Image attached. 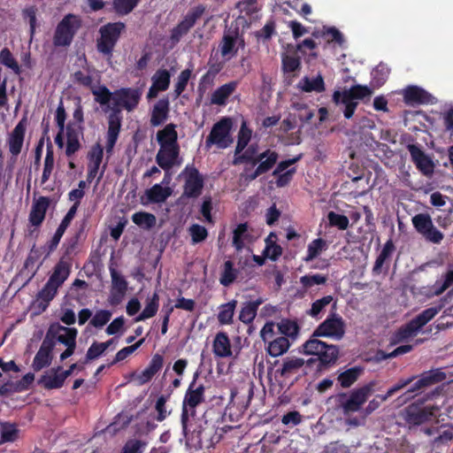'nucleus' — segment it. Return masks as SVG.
<instances>
[{
	"mask_svg": "<svg viewBox=\"0 0 453 453\" xmlns=\"http://www.w3.org/2000/svg\"><path fill=\"white\" fill-rule=\"evenodd\" d=\"M262 303V299L246 303L240 311L239 319L245 324L252 322L257 315V308Z\"/></svg>",
	"mask_w": 453,
	"mask_h": 453,
	"instance_id": "obj_38",
	"label": "nucleus"
},
{
	"mask_svg": "<svg viewBox=\"0 0 453 453\" xmlns=\"http://www.w3.org/2000/svg\"><path fill=\"white\" fill-rule=\"evenodd\" d=\"M213 353L219 357H227L232 355L231 344L226 334L218 333L213 341Z\"/></svg>",
	"mask_w": 453,
	"mask_h": 453,
	"instance_id": "obj_31",
	"label": "nucleus"
},
{
	"mask_svg": "<svg viewBox=\"0 0 453 453\" xmlns=\"http://www.w3.org/2000/svg\"><path fill=\"white\" fill-rule=\"evenodd\" d=\"M278 158L279 155L276 151L266 150L257 156L253 161V165L258 164L259 171L261 170L265 173L273 168Z\"/></svg>",
	"mask_w": 453,
	"mask_h": 453,
	"instance_id": "obj_29",
	"label": "nucleus"
},
{
	"mask_svg": "<svg viewBox=\"0 0 453 453\" xmlns=\"http://www.w3.org/2000/svg\"><path fill=\"white\" fill-rule=\"evenodd\" d=\"M248 238L247 223L239 224L233 232V245L237 250L244 247L245 240Z\"/></svg>",
	"mask_w": 453,
	"mask_h": 453,
	"instance_id": "obj_43",
	"label": "nucleus"
},
{
	"mask_svg": "<svg viewBox=\"0 0 453 453\" xmlns=\"http://www.w3.org/2000/svg\"><path fill=\"white\" fill-rule=\"evenodd\" d=\"M394 251V245L391 242H388L382 250L380 251V255L378 256L374 266L373 271L380 272V268L382 267L385 261L391 256V254Z\"/></svg>",
	"mask_w": 453,
	"mask_h": 453,
	"instance_id": "obj_53",
	"label": "nucleus"
},
{
	"mask_svg": "<svg viewBox=\"0 0 453 453\" xmlns=\"http://www.w3.org/2000/svg\"><path fill=\"white\" fill-rule=\"evenodd\" d=\"M139 0H112L114 11L121 15L131 12L138 4Z\"/></svg>",
	"mask_w": 453,
	"mask_h": 453,
	"instance_id": "obj_50",
	"label": "nucleus"
},
{
	"mask_svg": "<svg viewBox=\"0 0 453 453\" xmlns=\"http://www.w3.org/2000/svg\"><path fill=\"white\" fill-rule=\"evenodd\" d=\"M345 322L342 317L333 314L324 320L313 332L311 338L303 344V351L306 355L318 356L321 363H334L338 358V349L335 345L327 344L318 337H328L341 340L345 334Z\"/></svg>",
	"mask_w": 453,
	"mask_h": 453,
	"instance_id": "obj_1",
	"label": "nucleus"
},
{
	"mask_svg": "<svg viewBox=\"0 0 453 453\" xmlns=\"http://www.w3.org/2000/svg\"><path fill=\"white\" fill-rule=\"evenodd\" d=\"M327 219L331 226H337L341 230H345L349 226V219L344 215L330 211L327 215Z\"/></svg>",
	"mask_w": 453,
	"mask_h": 453,
	"instance_id": "obj_58",
	"label": "nucleus"
},
{
	"mask_svg": "<svg viewBox=\"0 0 453 453\" xmlns=\"http://www.w3.org/2000/svg\"><path fill=\"white\" fill-rule=\"evenodd\" d=\"M142 92L136 88H121L112 93L111 112L109 115L106 150L110 152L118 139L121 126L120 111L122 108L133 111L141 99Z\"/></svg>",
	"mask_w": 453,
	"mask_h": 453,
	"instance_id": "obj_2",
	"label": "nucleus"
},
{
	"mask_svg": "<svg viewBox=\"0 0 453 453\" xmlns=\"http://www.w3.org/2000/svg\"><path fill=\"white\" fill-rule=\"evenodd\" d=\"M196 376L197 374L189 384L182 401L181 425L186 435L189 432V418L196 415V408L205 401V388L203 384L196 383Z\"/></svg>",
	"mask_w": 453,
	"mask_h": 453,
	"instance_id": "obj_3",
	"label": "nucleus"
},
{
	"mask_svg": "<svg viewBox=\"0 0 453 453\" xmlns=\"http://www.w3.org/2000/svg\"><path fill=\"white\" fill-rule=\"evenodd\" d=\"M179 153V146L160 147L156 156V161L162 169L169 170L173 166L180 165L181 164Z\"/></svg>",
	"mask_w": 453,
	"mask_h": 453,
	"instance_id": "obj_16",
	"label": "nucleus"
},
{
	"mask_svg": "<svg viewBox=\"0 0 453 453\" xmlns=\"http://www.w3.org/2000/svg\"><path fill=\"white\" fill-rule=\"evenodd\" d=\"M111 318V312L108 310L97 311L90 320V324L94 327H103Z\"/></svg>",
	"mask_w": 453,
	"mask_h": 453,
	"instance_id": "obj_55",
	"label": "nucleus"
},
{
	"mask_svg": "<svg viewBox=\"0 0 453 453\" xmlns=\"http://www.w3.org/2000/svg\"><path fill=\"white\" fill-rule=\"evenodd\" d=\"M147 443L141 440H128L122 449V453H143Z\"/></svg>",
	"mask_w": 453,
	"mask_h": 453,
	"instance_id": "obj_57",
	"label": "nucleus"
},
{
	"mask_svg": "<svg viewBox=\"0 0 453 453\" xmlns=\"http://www.w3.org/2000/svg\"><path fill=\"white\" fill-rule=\"evenodd\" d=\"M303 421V416L297 411H293L286 413L281 418L283 425L288 427H294Z\"/></svg>",
	"mask_w": 453,
	"mask_h": 453,
	"instance_id": "obj_62",
	"label": "nucleus"
},
{
	"mask_svg": "<svg viewBox=\"0 0 453 453\" xmlns=\"http://www.w3.org/2000/svg\"><path fill=\"white\" fill-rule=\"evenodd\" d=\"M277 333L281 334L280 336L287 337L291 342L297 339L300 326L295 320L282 319L277 323Z\"/></svg>",
	"mask_w": 453,
	"mask_h": 453,
	"instance_id": "obj_24",
	"label": "nucleus"
},
{
	"mask_svg": "<svg viewBox=\"0 0 453 453\" xmlns=\"http://www.w3.org/2000/svg\"><path fill=\"white\" fill-rule=\"evenodd\" d=\"M25 135V127L19 123L10 134L8 139L9 150L12 157H17L22 149Z\"/></svg>",
	"mask_w": 453,
	"mask_h": 453,
	"instance_id": "obj_23",
	"label": "nucleus"
},
{
	"mask_svg": "<svg viewBox=\"0 0 453 453\" xmlns=\"http://www.w3.org/2000/svg\"><path fill=\"white\" fill-rule=\"evenodd\" d=\"M0 63L12 69L15 73H19L20 71L18 62L6 48L3 49L0 52Z\"/></svg>",
	"mask_w": 453,
	"mask_h": 453,
	"instance_id": "obj_52",
	"label": "nucleus"
},
{
	"mask_svg": "<svg viewBox=\"0 0 453 453\" xmlns=\"http://www.w3.org/2000/svg\"><path fill=\"white\" fill-rule=\"evenodd\" d=\"M81 136V127L79 126L68 125L66 128L67 144L65 153L71 156L81 148L80 137Z\"/></svg>",
	"mask_w": 453,
	"mask_h": 453,
	"instance_id": "obj_30",
	"label": "nucleus"
},
{
	"mask_svg": "<svg viewBox=\"0 0 453 453\" xmlns=\"http://www.w3.org/2000/svg\"><path fill=\"white\" fill-rule=\"evenodd\" d=\"M54 346L55 342L53 340H50L47 335L33 360L32 366L35 371H40L50 365L52 360L51 352Z\"/></svg>",
	"mask_w": 453,
	"mask_h": 453,
	"instance_id": "obj_18",
	"label": "nucleus"
},
{
	"mask_svg": "<svg viewBox=\"0 0 453 453\" xmlns=\"http://www.w3.org/2000/svg\"><path fill=\"white\" fill-rule=\"evenodd\" d=\"M132 220L137 226L150 229L156 225V217L149 212H136L132 216Z\"/></svg>",
	"mask_w": 453,
	"mask_h": 453,
	"instance_id": "obj_44",
	"label": "nucleus"
},
{
	"mask_svg": "<svg viewBox=\"0 0 453 453\" xmlns=\"http://www.w3.org/2000/svg\"><path fill=\"white\" fill-rule=\"evenodd\" d=\"M89 164L88 172V180L95 179L98 173L100 165L103 158V148L101 145L96 144L92 147L89 154Z\"/></svg>",
	"mask_w": 453,
	"mask_h": 453,
	"instance_id": "obj_27",
	"label": "nucleus"
},
{
	"mask_svg": "<svg viewBox=\"0 0 453 453\" xmlns=\"http://www.w3.org/2000/svg\"><path fill=\"white\" fill-rule=\"evenodd\" d=\"M172 195L171 188L155 184L146 191V196L150 202L163 203Z\"/></svg>",
	"mask_w": 453,
	"mask_h": 453,
	"instance_id": "obj_36",
	"label": "nucleus"
},
{
	"mask_svg": "<svg viewBox=\"0 0 453 453\" xmlns=\"http://www.w3.org/2000/svg\"><path fill=\"white\" fill-rule=\"evenodd\" d=\"M361 370L357 367L348 369L338 375L337 380L344 388H349L358 379Z\"/></svg>",
	"mask_w": 453,
	"mask_h": 453,
	"instance_id": "obj_41",
	"label": "nucleus"
},
{
	"mask_svg": "<svg viewBox=\"0 0 453 453\" xmlns=\"http://www.w3.org/2000/svg\"><path fill=\"white\" fill-rule=\"evenodd\" d=\"M236 304L237 302L233 300L220 306V311L218 315V319L220 324L229 325L233 322Z\"/></svg>",
	"mask_w": 453,
	"mask_h": 453,
	"instance_id": "obj_40",
	"label": "nucleus"
},
{
	"mask_svg": "<svg viewBox=\"0 0 453 453\" xmlns=\"http://www.w3.org/2000/svg\"><path fill=\"white\" fill-rule=\"evenodd\" d=\"M191 71L188 69L183 70L178 76L177 82L175 84L174 93L175 96L178 97L185 90L188 81L190 79Z\"/></svg>",
	"mask_w": 453,
	"mask_h": 453,
	"instance_id": "obj_60",
	"label": "nucleus"
},
{
	"mask_svg": "<svg viewBox=\"0 0 453 453\" xmlns=\"http://www.w3.org/2000/svg\"><path fill=\"white\" fill-rule=\"evenodd\" d=\"M445 378V373L439 371H431L423 373L409 390L397 398V401L400 404L405 403L413 397L414 393L419 391L425 387L442 381Z\"/></svg>",
	"mask_w": 453,
	"mask_h": 453,
	"instance_id": "obj_13",
	"label": "nucleus"
},
{
	"mask_svg": "<svg viewBox=\"0 0 453 453\" xmlns=\"http://www.w3.org/2000/svg\"><path fill=\"white\" fill-rule=\"evenodd\" d=\"M186 181L184 186V194L187 196H197L203 188V180L196 168L187 167L184 172Z\"/></svg>",
	"mask_w": 453,
	"mask_h": 453,
	"instance_id": "obj_19",
	"label": "nucleus"
},
{
	"mask_svg": "<svg viewBox=\"0 0 453 453\" xmlns=\"http://www.w3.org/2000/svg\"><path fill=\"white\" fill-rule=\"evenodd\" d=\"M125 28L122 22L108 23L100 27V38L97 40V50L104 55L111 56V52Z\"/></svg>",
	"mask_w": 453,
	"mask_h": 453,
	"instance_id": "obj_7",
	"label": "nucleus"
},
{
	"mask_svg": "<svg viewBox=\"0 0 453 453\" xmlns=\"http://www.w3.org/2000/svg\"><path fill=\"white\" fill-rule=\"evenodd\" d=\"M168 111L169 101L167 99H160L157 101L151 112V126L157 127L161 125L167 119Z\"/></svg>",
	"mask_w": 453,
	"mask_h": 453,
	"instance_id": "obj_32",
	"label": "nucleus"
},
{
	"mask_svg": "<svg viewBox=\"0 0 453 453\" xmlns=\"http://www.w3.org/2000/svg\"><path fill=\"white\" fill-rule=\"evenodd\" d=\"M164 358L161 355L156 354L152 357L148 367L142 372L134 374V380L138 385L149 382L154 375L163 367Z\"/></svg>",
	"mask_w": 453,
	"mask_h": 453,
	"instance_id": "obj_20",
	"label": "nucleus"
},
{
	"mask_svg": "<svg viewBox=\"0 0 453 453\" xmlns=\"http://www.w3.org/2000/svg\"><path fill=\"white\" fill-rule=\"evenodd\" d=\"M80 27V21L74 15H66L58 25L53 43L55 46H68L73 38L74 34Z\"/></svg>",
	"mask_w": 453,
	"mask_h": 453,
	"instance_id": "obj_10",
	"label": "nucleus"
},
{
	"mask_svg": "<svg viewBox=\"0 0 453 453\" xmlns=\"http://www.w3.org/2000/svg\"><path fill=\"white\" fill-rule=\"evenodd\" d=\"M65 380L61 372V367H58V369H51L42 375L40 383L44 388L53 389L61 388Z\"/></svg>",
	"mask_w": 453,
	"mask_h": 453,
	"instance_id": "obj_26",
	"label": "nucleus"
},
{
	"mask_svg": "<svg viewBox=\"0 0 453 453\" xmlns=\"http://www.w3.org/2000/svg\"><path fill=\"white\" fill-rule=\"evenodd\" d=\"M388 73V68L386 65H378L372 73L373 82H375L377 86H381L385 82Z\"/></svg>",
	"mask_w": 453,
	"mask_h": 453,
	"instance_id": "obj_63",
	"label": "nucleus"
},
{
	"mask_svg": "<svg viewBox=\"0 0 453 453\" xmlns=\"http://www.w3.org/2000/svg\"><path fill=\"white\" fill-rule=\"evenodd\" d=\"M376 381L369 383L352 390L349 395L341 394L338 395V406L344 416H349L352 413L361 410L364 403L369 396L374 392Z\"/></svg>",
	"mask_w": 453,
	"mask_h": 453,
	"instance_id": "obj_5",
	"label": "nucleus"
},
{
	"mask_svg": "<svg viewBox=\"0 0 453 453\" xmlns=\"http://www.w3.org/2000/svg\"><path fill=\"white\" fill-rule=\"evenodd\" d=\"M236 88V82H229L217 88L211 95L212 104L223 105Z\"/></svg>",
	"mask_w": 453,
	"mask_h": 453,
	"instance_id": "obj_35",
	"label": "nucleus"
},
{
	"mask_svg": "<svg viewBox=\"0 0 453 453\" xmlns=\"http://www.w3.org/2000/svg\"><path fill=\"white\" fill-rule=\"evenodd\" d=\"M70 274V265L67 262L60 260L55 266L53 273L49 280L58 286H61Z\"/></svg>",
	"mask_w": 453,
	"mask_h": 453,
	"instance_id": "obj_37",
	"label": "nucleus"
},
{
	"mask_svg": "<svg viewBox=\"0 0 453 453\" xmlns=\"http://www.w3.org/2000/svg\"><path fill=\"white\" fill-rule=\"evenodd\" d=\"M232 121L228 118H224L213 125L211 133L206 138L205 145L210 148L216 145L219 149H226L233 142L230 131Z\"/></svg>",
	"mask_w": 453,
	"mask_h": 453,
	"instance_id": "obj_8",
	"label": "nucleus"
},
{
	"mask_svg": "<svg viewBox=\"0 0 453 453\" xmlns=\"http://www.w3.org/2000/svg\"><path fill=\"white\" fill-rule=\"evenodd\" d=\"M177 132L173 124H169L157 134V139L160 147L179 146L177 142Z\"/></svg>",
	"mask_w": 453,
	"mask_h": 453,
	"instance_id": "obj_33",
	"label": "nucleus"
},
{
	"mask_svg": "<svg viewBox=\"0 0 453 453\" xmlns=\"http://www.w3.org/2000/svg\"><path fill=\"white\" fill-rule=\"evenodd\" d=\"M372 95V89L367 86L355 85L349 89L335 91L333 95V101L337 105L342 106L343 115L346 119H350L358 104V100L370 97Z\"/></svg>",
	"mask_w": 453,
	"mask_h": 453,
	"instance_id": "obj_4",
	"label": "nucleus"
},
{
	"mask_svg": "<svg viewBox=\"0 0 453 453\" xmlns=\"http://www.w3.org/2000/svg\"><path fill=\"white\" fill-rule=\"evenodd\" d=\"M170 78L171 75L167 70L159 69L151 77L152 85L155 86L157 90L165 91L169 87Z\"/></svg>",
	"mask_w": 453,
	"mask_h": 453,
	"instance_id": "obj_42",
	"label": "nucleus"
},
{
	"mask_svg": "<svg viewBox=\"0 0 453 453\" xmlns=\"http://www.w3.org/2000/svg\"><path fill=\"white\" fill-rule=\"evenodd\" d=\"M75 207H71L61 221L59 226L58 227L56 233L54 234L50 242V250H53L57 248L58 245L61 237L63 236L65 231L66 230L67 226L70 225L71 221L75 216Z\"/></svg>",
	"mask_w": 453,
	"mask_h": 453,
	"instance_id": "obj_34",
	"label": "nucleus"
},
{
	"mask_svg": "<svg viewBox=\"0 0 453 453\" xmlns=\"http://www.w3.org/2000/svg\"><path fill=\"white\" fill-rule=\"evenodd\" d=\"M205 11L203 5H197L191 9L184 19L172 30L171 39L178 42L184 35H186L191 27H194L196 20L201 18Z\"/></svg>",
	"mask_w": 453,
	"mask_h": 453,
	"instance_id": "obj_14",
	"label": "nucleus"
},
{
	"mask_svg": "<svg viewBox=\"0 0 453 453\" xmlns=\"http://www.w3.org/2000/svg\"><path fill=\"white\" fill-rule=\"evenodd\" d=\"M158 310V296L154 294L147 303L142 313L135 319V321H142L153 317Z\"/></svg>",
	"mask_w": 453,
	"mask_h": 453,
	"instance_id": "obj_48",
	"label": "nucleus"
},
{
	"mask_svg": "<svg viewBox=\"0 0 453 453\" xmlns=\"http://www.w3.org/2000/svg\"><path fill=\"white\" fill-rule=\"evenodd\" d=\"M440 311L441 307H430L423 311L398 330L395 334L396 341L403 342L417 335L421 328L431 321Z\"/></svg>",
	"mask_w": 453,
	"mask_h": 453,
	"instance_id": "obj_6",
	"label": "nucleus"
},
{
	"mask_svg": "<svg viewBox=\"0 0 453 453\" xmlns=\"http://www.w3.org/2000/svg\"><path fill=\"white\" fill-rule=\"evenodd\" d=\"M236 278V271L233 268L231 261H226L224 270L220 277V283L224 286L230 285Z\"/></svg>",
	"mask_w": 453,
	"mask_h": 453,
	"instance_id": "obj_56",
	"label": "nucleus"
},
{
	"mask_svg": "<svg viewBox=\"0 0 453 453\" xmlns=\"http://www.w3.org/2000/svg\"><path fill=\"white\" fill-rule=\"evenodd\" d=\"M438 411L439 408L435 405L421 407L418 404H411L404 409L403 417L409 427L417 426L430 420Z\"/></svg>",
	"mask_w": 453,
	"mask_h": 453,
	"instance_id": "obj_11",
	"label": "nucleus"
},
{
	"mask_svg": "<svg viewBox=\"0 0 453 453\" xmlns=\"http://www.w3.org/2000/svg\"><path fill=\"white\" fill-rule=\"evenodd\" d=\"M327 278L321 274L304 275L300 278V282L305 288H311L314 285L325 284Z\"/></svg>",
	"mask_w": 453,
	"mask_h": 453,
	"instance_id": "obj_61",
	"label": "nucleus"
},
{
	"mask_svg": "<svg viewBox=\"0 0 453 453\" xmlns=\"http://www.w3.org/2000/svg\"><path fill=\"white\" fill-rule=\"evenodd\" d=\"M290 346L291 342L287 337L278 336L268 341L266 351L271 357H277L285 354L289 349Z\"/></svg>",
	"mask_w": 453,
	"mask_h": 453,
	"instance_id": "obj_28",
	"label": "nucleus"
},
{
	"mask_svg": "<svg viewBox=\"0 0 453 453\" xmlns=\"http://www.w3.org/2000/svg\"><path fill=\"white\" fill-rule=\"evenodd\" d=\"M92 93L96 96V101L102 105H104L111 101L112 93H111L110 90L104 86L93 88Z\"/></svg>",
	"mask_w": 453,
	"mask_h": 453,
	"instance_id": "obj_59",
	"label": "nucleus"
},
{
	"mask_svg": "<svg viewBox=\"0 0 453 453\" xmlns=\"http://www.w3.org/2000/svg\"><path fill=\"white\" fill-rule=\"evenodd\" d=\"M251 138V130H250L245 122L242 124V127L238 134V142L235 149V154L241 153L248 145Z\"/></svg>",
	"mask_w": 453,
	"mask_h": 453,
	"instance_id": "obj_51",
	"label": "nucleus"
},
{
	"mask_svg": "<svg viewBox=\"0 0 453 453\" xmlns=\"http://www.w3.org/2000/svg\"><path fill=\"white\" fill-rule=\"evenodd\" d=\"M412 224L416 230L431 242L439 243L443 239V234L434 226L428 214L415 215L412 218Z\"/></svg>",
	"mask_w": 453,
	"mask_h": 453,
	"instance_id": "obj_12",
	"label": "nucleus"
},
{
	"mask_svg": "<svg viewBox=\"0 0 453 453\" xmlns=\"http://www.w3.org/2000/svg\"><path fill=\"white\" fill-rule=\"evenodd\" d=\"M49 205L50 199L45 196H41L34 202L29 214V221L33 226H38L42 223Z\"/></svg>",
	"mask_w": 453,
	"mask_h": 453,
	"instance_id": "obj_21",
	"label": "nucleus"
},
{
	"mask_svg": "<svg viewBox=\"0 0 453 453\" xmlns=\"http://www.w3.org/2000/svg\"><path fill=\"white\" fill-rule=\"evenodd\" d=\"M59 286L48 280L43 288L38 294V300L44 302L43 310L48 306L49 303L54 298Z\"/></svg>",
	"mask_w": 453,
	"mask_h": 453,
	"instance_id": "obj_45",
	"label": "nucleus"
},
{
	"mask_svg": "<svg viewBox=\"0 0 453 453\" xmlns=\"http://www.w3.org/2000/svg\"><path fill=\"white\" fill-rule=\"evenodd\" d=\"M404 100L409 104H426L430 102L431 96L424 89L410 86L404 89Z\"/></svg>",
	"mask_w": 453,
	"mask_h": 453,
	"instance_id": "obj_25",
	"label": "nucleus"
},
{
	"mask_svg": "<svg viewBox=\"0 0 453 453\" xmlns=\"http://www.w3.org/2000/svg\"><path fill=\"white\" fill-rule=\"evenodd\" d=\"M111 288L109 302L111 305L120 303L127 290V282L115 269H111Z\"/></svg>",
	"mask_w": 453,
	"mask_h": 453,
	"instance_id": "obj_17",
	"label": "nucleus"
},
{
	"mask_svg": "<svg viewBox=\"0 0 453 453\" xmlns=\"http://www.w3.org/2000/svg\"><path fill=\"white\" fill-rule=\"evenodd\" d=\"M333 301V297L331 296H324L317 301H315L311 308L307 311V314L312 318H316L319 315V313Z\"/></svg>",
	"mask_w": 453,
	"mask_h": 453,
	"instance_id": "obj_54",
	"label": "nucleus"
},
{
	"mask_svg": "<svg viewBox=\"0 0 453 453\" xmlns=\"http://www.w3.org/2000/svg\"><path fill=\"white\" fill-rule=\"evenodd\" d=\"M304 365V360L300 357H288L284 360L280 374L282 376L288 375L298 371Z\"/></svg>",
	"mask_w": 453,
	"mask_h": 453,
	"instance_id": "obj_46",
	"label": "nucleus"
},
{
	"mask_svg": "<svg viewBox=\"0 0 453 453\" xmlns=\"http://www.w3.org/2000/svg\"><path fill=\"white\" fill-rule=\"evenodd\" d=\"M56 338V341L66 347L65 350L60 355V360L63 361L71 357L76 348V337L78 331L76 328L66 327L61 325H53L48 332Z\"/></svg>",
	"mask_w": 453,
	"mask_h": 453,
	"instance_id": "obj_9",
	"label": "nucleus"
},
{
	"mask_svg": "<svg viewBox=\"0 0 453 453\" xmlns=\"http://www.w3.org/2000/svg\"><path fill=\"white\" fill-rule=\"evenodd\" d=\"M326 249V242L322 239H316L308 245L307 256L304 260L306 262L312 261L316 258L323 250Z\"/></svg>",
	"mask_w": 453,
	"mask_h": 453,
	"instance_id": "obj_47",
	"label": "nucleus"
},
{
	"mask_svg": "<svg viewBox=\"0 0 453 453\" xmlns=\"http://www.w3.org/2000/svg\"><path fill=\"white\" fill-rule=\"evenodd\" d=\"M411 156L417 165L418 168L426 175L433 173L434 165L432 160L424 154L418 147L411 145L409 147Z\"/></svg>",
	"mask_w": 453,
	"mask_h": 453,
	"instance_id": "obj_22",
	"label": "nucleus"
},
{
	"mask_svg": "<svg viewBox=\"0 0 453 453\" xmlns=\"http://www.w3.org/2000/svg\"><path fill=\"white\" fill-rule=\"evenodd\" d=\"M299 85L305 92H322L325 90L324 81L321 75H318L313 79L305 77L300 81Z\"/></svg>",
	"mask_w": 453,
	"mask_h": 453,
	"instance_id": "obj_39",
	"label": "nucleus"
},
{
	"mask_svg": "<svg viewBox=\"0 0 453 453\" xmlns=\"http://www.w3.org/2000/svg\"><path fill=\"white\" fill-rule=\"evenodd\" d=\"M54 163L55 160L53 151L48 149L44 158L43 171L41 178L42 186L45 185L49 180L54 168Z\"/></svg>",
	"mask_w": 453,
	"mask_h": 453,
	"instance_id": "obj_49",
	"label": "nucleus"
},
{
	"mask_svg": "<svg viewBox=\"0 0 453 453\" xmlns=\"http://www.w3.org/2000/svg\"><path fill=\"white\" fill-rule=\"evenodd\" d=\"M244 47V41L237 32H226L219 44V50L223 58L230 60L236 56L238 48Z\"/></svg>",
	"mask_w": 453,
	"mask_h": 453,
	"instance_id": "obj_15",
	"label": "nucleus"
},
{
	"mask_svg": "<svg viewBox=\"0 0 453 453\" xmlns=\"http://www.w3.org/2000/svg\"><path fill=\"white\" fill-rule=\"evenodd\" d=\"M18 436V429L12 424H4L1 430V437L4 441H13Z\"/></svg>",
	"mask_w": 453,
	"mask_h": 453,
	"instance_id": "obj_64",
	"label": "nucleus"
}]
</instances>
